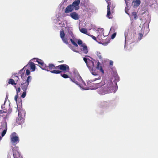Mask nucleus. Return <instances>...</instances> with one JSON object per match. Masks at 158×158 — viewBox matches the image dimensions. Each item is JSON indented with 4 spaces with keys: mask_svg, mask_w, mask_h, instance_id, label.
<instances>
[{
    "mask_svg": "<svg viewBox=\"0 0 158 158\" xmlns=\"http://www.w3.org/2000/svg\"><path fill=\"white\" fill-rule=\"evenodd\" d=\"M106 85L105 87L101 88L98 90V92L101 95H103L112 93L114 89L113 84L110 80H106Z\"/></svg>",
    "mask_w": 158,
    "mask_h": 158,
    "instance_id": "1",
    "label": "nucleus"
},
{
    "mask_svg": "<svg viewBox=\"0 0 158 158\" xmlns=\"http://www.w3.org/2000/svg\"><path fill=\"white\" fill-rule=\"evenodd\" d=\"M28 67L30 69L32 70L31 71H34L35 69V64L33 62H31L29 63L21 69L19 72V73L21 74V78L23 80L25 79V77H26V74H24L25 70L24 69L25 68L26 69L27 67Z\"/></svg>",
    "mask_w": 158,
    "mask_h": 158,
    "instance_id": "2",
    "label": "nucleus"
},
{
    "mask_svg": "<svg viewBox=\"0 0 158 158\" xmlns=\"http://www.w3.org/2000/svg\"><path fill=\"white\" fill-rule=\"evenodd\" d=\"M73 82L77 85H79L81 82L83 81V80L78 73L75 74L73 78H70Z\"/></svg>",
    "mask_w": 158,
    "mask_h": 158,
    "instance_id": "3",
    "label": "nucleus"
},
{
    "mask_svg": "<svg viewBox=\"0 0 158 158\" xmlns=\"http://www.w3.org/2000/svg\"><path fill=\"white\" fill-rule=\"evenodd\" d=\"M31 77L29 76L27 77L26 81L24 83L21 84V88L23 91H26L30 82L31 81Z\"/></svg>",
    "mask_w": 158,
    "mask_h": 158,
    "instance_id": "4",
    "label": "nucleus"
},
{
    "mask_svg": "<svg viewBox=\"0 0 158 158\" xmlns=\"http://www.w3.org/2000/svg\"><path fill=\"white\" fill-rule=\"evenodd\" d=\"M16 135V133L14 132L10 135L11 142L14 144L18 143L19 141V137Z\"/></svg>",
    "mask_w": 158,
    "mask_h": 158,
    "instance_id": "5",
    "label": "nucleus"
},
{
    "mask_svg": "<svg viewBox=\"0 0 158 158\" xmlns=\"http://www.w3.org/2000/svg\"><path fill=\"white\" fill-rule=\"evenodd\" d=\"M5 102L3 105L1 106V108L3 110H7L9 112H7V113L9 114L11 113L12 109L10 107V105L5 106Z\"/></svg>",
    "mask_w": 158,
    "mask_h": 158,
    "instance_id": "6",
    "label": "nucleus"
},
{
    "mask_svg": "<svg viewBox=\"0 0 158 158\" xmlns=\"http://www.w3.org/2000/svg\"><path fill=\"white\" fill-rule=\"evenodd\" d=\"M65 34L63 30L60 31V36L63 41L66 44H68L69 43L67 38H64Z\"/></svg>",
    "mask_w": 158,
    "mask_h": 158,
    "instance_id": "7",
    "label": "nucleus"
},
{
    "mask_svg": "<svg viewBox=\"0 0 158 158\" xmlns=\"http://www.w3.org/2000/svg\"><path fill=\"white\" fill-rule=\"evenodd\" d=\"M81 47V51L85 54H86L88 52V50L87 46L84 43L83 44L80 46Z\"/></svg>",
    "mask_w": 158,
    "mask_h": 158,
    "instance_id": "8",
    "label": "nucleus"
},
{
    "mask_svg": "<svg viewBox=\"0 0 158 158\" xmlns=\"http://www.w3.org/2000/svg\"><path fill=\"white\" fill-rule=\"evenodd\" d=\"M35 60H36V61L38 63L40 64V67L43 70H44L46 64L44 63L43 61L40 59L38 58H35Z\"/></svg>",
    "mask_w": 158,
    "mask_h": 158,
    "instance_id": "9",
    "label": "nucleus"
},
{
    "mask_svg": "<svg viewBox=\"0 0 158 158\" xmlns=\"http://www.w3.org/2000/svg\"><path fill=\"white\" fill-rule=\"evenodd\" d=\"M60 70L65 72H68L69 70V66L66 64L60 65Z\"/></svg>",
    "mask_w": 158,
    "mask_h": 158,
    "instance_id": "10",
    "label": "nucleus"
},
{
    "mask_svg": "<svg viewBox=\"0 0 158 158\" xmlns=\"http://www.w3.org/2000/svg\"><path fill=\"white\" fill-rule=\"evenodd\" d=\"M52 69H55V66L54 65L52 64H50L48 65V66L46 65L44 70H47V71H52Z\"/></svg>",
    "mask_w": 158,
    "mask_h": 158,
    "instance_id": "11",
    "label": "nucleus"
},
{
    "mask_svg": "<svg viewBox=\"0 0 158 158\" xmlns=\"http://www.w3.org/2000/svg\"><path fill=\"white\" fill-rule=\"evenodd\" d=\"M80 0H75L73 3L72 5L73 7L75 8V10H77L79 9V5L80 4Z\"/></svg>",
    "mask_w": 158,
    "mask_h": 158,
    "instance_id": "12",
    "label": "nucleus"
},
{
    "mask_svg": "<svg viewBox=\"0 0 158 158\" xmlns=\"http://www.w3.org/2000/svg\"><path fill=\"white\" fill-rule=\"evenodd\" d=\"M87 67L89 69H93L94 67V63L93 61L88 59V61L86 64Z\"/></svg>",
    "mask_w": 158,
    "mask_h": 158,
    "instance_id": "13",
    "label": "nucleus"
},
{
    "mask_svg": "<svg viewBox=\"0 0 158 158\" xmlns=\"http://www.w3.org/2000/svg\"><path fill=\"white\" fill-rule=\"evenodd\" d=\"M70 16L73 19L77 20L79 19V17L77 14L75 12H73L70 14Z\"/></svg>",
    "mask_w": 158,
    "mask_h": 158,
    "instance_id": "14",
    "label": "nucleus"
},
{
    "mask_svg": "<svg viewBox=\"0 0 158 158\" xmlns=\"http://www.w3.org/2000/svg\"><path fill=\"white\" fill-rule=\"evenodd\" d=\"M73 9L74 8L73 7V5H70L66 8L65 10V12L67 13H69L72 11Z\"/></svg>",
    "mask_w": 158,
    "mask_h": 158,
    "instance_id": "15",
    "label": "nucleus"
},
{
    "mask_svg": "<svg viewBox=\"0 0 158 158\" xmlns=\"http://www.w3.org/2000/svg\"><path fill=\"white\" fill-rule=\"evenodd\" d=\"M24 121V118L18 116V118L16 119V122L18 124H22Z\"/></svg>",
    "mask_w": 158,
    "mask_h": 158,
    "instance_id": "16",
    "label": "nucleus"
},
{
    "mask_svg": "<svg viewBox=\"0 0 158 158\" xmlns=\"http://www.w3.org/2000/svg\"><path fill=\"white\" fill-rule=\"evenodd\" d=\"M18 116L24 118L25 115V112L23 110H19Z\"/></svg>",
    "mask_w": 158,
    "mask_h": 158,
    "instance_id": "17",
    "label": "nucleus"
},
{
    "mask_svg": "<svg viewBox=\"0 0 158 158\" xmlns=\"http://www.w3.org/2000/svg\"><path fill=\"white\" fill-rule=\"evenodd\" d=\"M15 87L16 89V95L15 96V100L17 102V99L18 97V93L20 92V87H19L18 88H16V86H15Z\"/></svg>",
    "mask_w": 158,
    "mask_h": 158,
    "instance_id": "18",
    "label": "nucleus"
},
{
    "mask_svg": "<svg viewBox=\"0 0 158 158\" xmlns=\"http://www.w3.org/2000/svg\"><path fill=\"white\" fill-rule=\"evenodd\" d=\"M109 103L107 101H103L100 104V106L102 108L107 107L109 106Z\"/></svg>",
    "mask_w": 158,
    "mask_h": 158,
    "instance_id": "19",
    "label": "nucleus"
},
{
    "mask_svg": "<svg viewBox=\"0 0 158 158\" xmlns=\"http://www.w3.org/2000/svg\"><path fill=\"white\" fill-rule=\"evenodd\" d=\"M109 5L110 9L111 10V11L113 12V10L115 7V5L111 2H108V5L107 6H108Z\"/></svg>",
    "mask_w": 158,
    "mask_h": 158,
    "instance_id": "20",
    "label": "nucleus"
},
{
    "mask_svg": "<svg viewBox=\"0 0 158 158\" xmlns=\"http://www.w3.org/2000/svg\"><path fill=\"white\" fill-rule=\"evenodd\" d=\"M107 14L106 15L107 17L109 19H111L112 18V17H110L111 15V10L110 9V8L109 7V5L108 6H107Z\"/></svg>",
    "mask_w": 158,
    "mask_h": 158,
    "instance_id": "21",
    "label": "nucleus"
},
{
    "mask_svg": "<svg viewBox=\"0 0 158 158\" xmlns=\"http://www.w3.org/2000/svg\"><path fill=\"white\" fill-rule=\"evenodd\" d=\"M8 84H11L12 85H16L17 83L15 82L14 79H10L9 80L8 82Z\"/></svg>",
    "mask_w": 158,
    "mask_h": 158,
    "instance_id": "22",
    "label": "nucleus"
},
{
    "mask_svg": "<svg viewBox=\"0 0 158 158\" xmlns=\"http://www.w3.org/2000/svg\"><path fill=\"white\" fill-rule=\"evenodd\" d=\"M100 64V63L99 62H98L97 63V64L96 67V68L98 69H99L100 70L101 72H102L103 74L104 73V70H103L101 66H99V65Z\"/></svg>",
    "mask_w": 158,
    "mask_h": 158,
    "instance_id": "23",
    "label": "nucleus"
},
{
    "mask_svg": "<svg viewBox=\"0 0 158 158\" xmlns=\"http://www.w3.org/2000/svg\"><path fill=\"white\" fill-rule=\"evenodd\" d=\"M140 3L141 2L140 0H135V1L134 2V6L138 7L140 5Z\"/></svg>",
    "mask_w": 158,
    "mask_h": 158,
    "instance_id": "24",
    "label": "nucleus"
},
{
    "mask_svg": "<svg viewBox=\"0 0 158 158\" xmlns=\"http://www.w3.org/2000/svg\"><path fill=\"white\" fill-rule=\"evenodd\" d=\"M50 72L53 73H55L56 74L60 73L62 71L58 70H53L52 71H50Z\"/></svg>",
    "mask_w": 158,
    "mask_h": 158,
    "instance_id": "25",
    "label": "nucleus"
},
{
    "mask_svg": "<svg viewBox=\"0 0 158 158\" xmlns=\"http://www.w3.org/2000/svg\"><path fill=\"white\" fill-rule=\"evenodd\" d=\"M98 85L99 86H101L102 85H103L106 84V80H103L100 83H98Z\"/></svg>",
    "mask_w": 158,
    "mask_h": 158,
    "instance_id": "26",
    "label": "nucleus"
},
{
    "mask_svg": "<svg viewBox=\"0 0 158 158\" xmlns=\"http://www.w3.org/2000/svg\"><path fill=\"white\" fill-rule=\"evenodd\" d=\"M80 31L82 33L86 34L87 33V31L86 29L85 28H81L80 29Z\"/></svg>",
    "mask_w": 158,
    "mask_h": 158,
    "instance_id": "27",
    "label": "nucleus"
},
{
    "mask_svg": "<svg viewBox=\"0 0 158 158\" xmlns=\"http://www.w3.org/2000/svg\"><path fill=\"white\" fill-rule=\"evenodd\" d=\"M107 42H104L103 41L102 42V44L104 46H106L107 45V44L110 42L109 39H106Z\"/></svg>",
    "mask_w": 158,
    "mask_h": 158,
    "instance_id": "28",
    "label": "nucleus"
},
{
    "mask_svg": "<svg viewBox=\"0 0 158 158\" xmlns=\"http://www.w3.org/2000/svg\"><path fill=\"white\" fill-rule=\"evenodd\" d=\"M97 55L99 59H102V56L101 55V53L99 52H97Z\"/></svg>",
    "mask_w": 158,
    "mask_h": 158,
    "instance_id": "29",
    "label": "nucleus"
},
{
    "mask_svg": "<svg viewBox=\"0 0 158 158\" xmlns=\"http://www.w3.org/2000/svg\"><path fill=\"white\" fill-rule=\"evenodd\" d=\"M70 41H71L72 44L75 47H78V45L75 42L73 39H70Z\"/></svg>",
    "mask_w": 158,
    "mask_h": 158,
    "instance_id": "30",
    "label": "nucleus"
},
{
    "mask_svg": "<svg viewBox=\"0 0 158 158\" xmlns=\"http://www.w3.org/2000/svg\"><path fill=\"white\" fill-rule=\"evenodd\" d=\"M92 69V70L91 72L92 74L95 76H98V73L95 72V70H93V69Z\"/></svg>",
    "mask_w": 158,
    "mask_h": 158,
    "instance_id": "31",
    "label": "nucleus"
},
{
    "mask_svg": "<svg viewBox=\"0 0 158 158\" xmlns=\"http://www.w3.org/2000/svg\"><path fill=\"white\" fill-rule=\"evenodd\" d=\"M12 77L14 79L15 81H17L19 80V77L17 76L14 75V76H12Z\"/></svg>",
    "mask_w": 158,
    "mask_h": 158,
    "instance_id": "32",
    "label": "nucleus"
},
{
    "mask_svg": "<svg viewBox=\"0 0 158 158\" xmlns=\"http://www.w3.org/2000/svg\"><path fill=\"white\" fill-rule=\"evenodd\" d=\"M7 128H6L5 129H4L2 132L1 134V135L2 137L4 136L5 134H6V132Z\"/></svg>",
    "mask_w": 158,
    "mask_h": 158,
    "instance_id": "33",
    "label": "nucleus"
},
{
    "mask_svg": "<svg viewBox=\"0 0 158 158\" xmlns=\"http://www.w3.org/2000/svg\"><path fill=\"white\" fill-rule=\"evenodd\" d=\"M132 15L134 16V18L135 19H136L137 17L136 13L135 12H133L132 13Z\"/></svg>",
    "mask_w": 158,
    "mask_h": 158,
    "instance_id": "34",
    "label": "nucleus"
},
{
    "mask_svg": "<svg viewBox=\"0 0 158 158\" xmlns=\"http://www.w3.org/2000/svg\"><path fill=\"white\" fill-rule=\"evenodd\" d=\"M26 91H23V92L21 96V98H24L26 95Z\"/></svg>",
    "mask_w": 158,
    "mask_h": 158,
    "instance_id": "35",
    "label": "nucleus"
},
{
    "mask_svg": "<svg viewBox=\"0 0 158 158\" xmlns=\"http://www.w3.org/2000/svg\"><path fill=\"white\" fill-rule=\"evenodd\" d=\"M97 77L95 78L94 79L92 80V81H94L100 79L101 78V77L99 75H98V76H96Z\"/></svg>",
    "mask_w": 158,
    "mask_h": 158,
    "instance_id": "36",
    "label": "nucleus"
},
{
    "mask_svg": "<svg viewBox=\"0 0 158 158\" xmlns=\"http://www.w3.org/2000/svg\"><path fill=\"white\" fill-rule=\"evenodd\" d=\"M77 44L79 45H80V46L83 44L82 41L80 39H79L78 40Z\"/></svg>",
    "mask_w": 158,
    "mask_h": 158,
    "instance_id": "37",
    "label": "nucleus"
},
{
    "mask_svg": "<svg viewBox=\"0 0 158 158\" xmlns=\"http://www.w3.org/2000/svg\"><path fill=\"white\" fill-rule=\"evenodd\" d=\"M61 76L64 78H67L69 77V76L68 75L66 74H61Z\"/></svg>",
    "mask_w": 158,
    "mask_h": 158,
    "instance_id": "38",
    "label": "nucleus"
},
{
    "mask_svg": "<svg viewBox=\"0 0 158 158\" xmlns=\"http://www.w3.org/2000/svg\"><path fill=\"white\" fill-rule=\"evenodd\" d=\"M69 34L72 37V38L73 39L75 37H74V35H73V32L70 31H69Z\"/></svg>",
    "mask_w": 158,
    "mask_h": 158,
    "instance_id": "39",
    "label": "nucleus"
},
{
    "mask_svg": "<svg viewBox=\"0 0 158 158\" xmlns=\"http://www.w3.org/2000/svg\"><path fill=\"white\" fill-rule=\"evenodd\" d=\"M88 59H87V58L85 57H84L83 58V60L86 63V64H87V63L88 62Z\"/></svg>",
    "mask_w": 158,
    "mask_h": 158,
    "instance_id": "40",
    "label": "nucleus"
},
{
    "mask_svg": "<svg viewBox=\"0 0 158 158\" xmlns=\"http://www.w3.org/2000/svg\"><path fill=\"white\" fill-rule=\"evenodd\" d=\"M7 112H9L7 110H0V114H2L3 113H7Z\"/></svg>",
    "mask_w": 158,
    "mask_h": 158,
    "instance_id": "41",
    "label": "nucleus"
},
{
    "mask_svg": "<svg viewBox=\"0 0 158 158\" xmlns=\"http://www.w3.org/2000/svg\"><path fill=\"white\" fill-rule=\"evenodd\" d=\"M116 33H113L111 35V39H114L115 38V36L116 35Z\"/></svg>",
    "mask_w": 158,
    "mask_h": 158,
    "instance_id": "42",
    "label": "nucleus"
},
{
    "mask_svg": "<svg viewBox=\"0 0 158 158\" xmlns=\"http://www.w3.org/2000/svg\"><path fill=\"white\" fill-rule=\"evenodd\" d=\"M30 71H29V70L28 69H27L26 70V74L27 75H29L30 74Z\"/></svg>",
    "mask_w": 158,
    "mask_h": 158,
    "instance_id": "43",
    "label": "nucleus"
},
{
    "mask_svg": "<svg viewBox=\"0 0 158 158\" xmlns=\"http://www.w3.org/2000/svg\"><path fill=\"white\" fill-rule=\"evenodd\" d=\"M90 37H91L94 40H95V41L97 40L96 37L95 36H94L92 35H90Z\"/></svg>",
    "mask_w": 158,
    "mask_h": 158,
    "instance_id": "44",
    "label": "nucleus"
},
{
    "mask_svg": "<svg viewBox=\"0 0 158 158\" xmlns=\"http://www.w3.org/2000/svg\"><path fill=\"white\" fill-rule=\"evenodd\" d=\"M139 37L140 38L139 40H140L141 39H142V38L143 37V35L142 33H140L139 34Z\"/></svg>",
    "mask_w": 158,
    "mask_h": 158,
    "instance_id": "45",
    "label": "nucleus"
},
{
    "mask_svg": "<svg viewBox=\"0 0 158 158\" xmlns=\"http://www.w3.org/2000/svg\"><path fill=\"white\" fill-rule=\"evenodd\" d=\"M60 69V65H59L58 66H55V70H57V69Z\"/></svg>",
    "mask_w": 158,
    "mask_h": 158,
    "instance_id": "46",
    "label": "nucleus"
},
{
    "mask_svg": "<svg viewBox=\"0 0 158 158\" xmlns=\"http://www.w3.org/2000/svg\"><path fill=\"white\" fill-rule=\"evenodd\" d=\"M113 62L112 60H110V65H112L113 64Z\"/></svg>",
    "mask_w": 158,
    "mask_h": 158,
    "instance_id": "47",
    "label": "nucleus"
},
{
    "mask_svg": "<svg viewBox=\"0 0 158 158\" xmlns=\"http://www.w3.org/2000/svg\"><path fill=\"white\" fill-rule=\"evenodd\" d=\"M86 34L87 35H88L90 36V35H91L89 33H88V32Z\"/></svg>",
    "mask_w": 158,
    "mask_h": 158,
    "instance_id": "48",
    "label": "nucleus"
},
{
    "mask_svg": "<svg viewBox=\"0 0 158 158\" xmlns=\"http://www.w3.org/2000/svg\"><path fill=\"white\" fill-rule=\"evenodd\" d=\"M58 62L60 63H63L64 62V60H62L61 61H58Z\"/></svg>",
    "mask_w": 158,
    "mask_h": 158,
    "instance_id": "49",
    "label": "nucleus"
},
{
    "mask_svg": "<svg viewBox=\"0 0 158 158\" xmlns=\"http://www.w3.org/2000/svg\"><path fill=\"white\" fill-rule=\"evenodd\" d=\"M8 98V96H7V95H6V98Z\"/></svg>",
    "mask_w": 158,
    "mask_h": 158,
    "instance_id": "50",
    "label": "nucleus"
},
{
    "mask_svg": "<svg viewBox=\"0 0 158 158\" xmlns=\"http://www.w3.org/2000/svg\"><path fill=\"white\" fill-rule=\"evenodd\" d=\"M13 156H14V157L15 158V157L14 154H13Z\"/></svg>",
    "mask_w": 158,
    "mask_h": 158,
    "instance_id": "51",
    "label": "nucleus"
},
{
    "mask_svg": "<svg viewBox=\"0 0 158 158\" xmlns=\"http://www.w3.org/2000/svg\"><path fill=\"white\" fill-rule=\"evenodd\" d=\"M125 12H126V13H127V12H126V11H125ZM127 14H128L127 13Z\"/></svg>",
    "mask_w": 158,
    "mask_h": 158,
    "instance_id": "52",
    "label": "nucleus"
},
{
    "mask_svg": "<svg viewBox=\"0 0 158 158\" xmlns=\"http://www.w3.org/2000/svg\"><path fill=\"white\" fill-rule=\"evenodd\" d=\"M125 12H126V13H127V12H126V11H125ZM127 14H128L127 13Z\"/></svg>",
    "mask_w": 158,
    "mask_h": 158,
    "instance_id": "53",
    "label": "nucleus"
}]
</instances>
